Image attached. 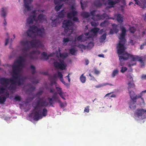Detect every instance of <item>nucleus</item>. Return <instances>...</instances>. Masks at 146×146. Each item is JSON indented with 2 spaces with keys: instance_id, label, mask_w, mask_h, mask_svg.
<instances>
[{
  "instance_id": "6e6552de",
  "label": "nucleus",
  "mask_w": 146,
  "mask_h": 146,
  "mask_svg": "<svg viewBox=\"0 0 146 146\" xmlns=\"http://www.w3.org/2000/svg\"><path fill=\"white\" fill-rule=\"evenodd\" d=\"M94 11H92V19L96 21H98L101 19L103 20L105 18H107L108 16L106 14L103 13L102 15H100L99 14H98L96 15L94 14Z\"/></svg>"
},
{
  "instance_id": "58836bf2",
  "label": "nucleus",
  "mask_w": 146,
  "mask_h": 146,
  "mask_svg": "<svg viewBox=\"0 0 146 146\" xmlns=\"http://www.w3.org/2000/svg\"><path fill=\"white\" fill-rule=\"evenodd\" d=\"M6 87H2L0 86V94H3L6 90Z\"/></svg>"
},
{
  "instance_id": "6ab92c4d",
  "label": "nucleus",
  "mask_w": 146,
  "mask_h": 146,
  "mask_svg": "<svg viewBox=\"0 0 146 146\" xmlns=\"http://www.w3.org/2000/svg\"><path fill=\"white\" fill-rule=\"evenodd\" d=\"M145 112H146V110H144L141 109L137 110L135 113V114L138 117L141 116Z\"/></svg>"
},
{
  "instance_id": "ea45409f",
  "label": "nucleus",
  "mask_w": 146,
  "mask_h": 146,
  "mask_svg": "<svg viewBox=\"0 0 146 146\" xmlns=\"http://www.w3.org/2000/svg\"><path fill=\"white\" fill-rule=\"evenodd\" d=\"M76 51V50L74 48H71L69 50V52L72 55L75 54Z\"/></svg>"
},
{
  "instance_id": "aec40b11",
  "label": "nucleus",
  "mask_w": 146,
  "mask_h": 146,
  "mask_svg": "<svg viewBox=\"0 0 146 146\" xmlns=\"http://www.w3.org/2000/svg\"><path fill=\"white\" fill-rule=\"evenodd\" d=\"M108 4L109 5H111V7H113L114 5L119 3L120 1V0H115L114 1H113L112 0H108Z\"/></svg>"
},
{
  "instance_id": "c9c22d12",
  "label": "nucleus",
  "mask_w": 146,
  "mask_h": 146,
  "mask_svg": "<svg viewBox=\"0 0 146 146\" xmlns=\"http://www.w3.org/2000/svg\"><path fill=\"white\" fill-rule=\"evenodd\" d=\"M27 22L29 24L33 23V20L32 16H31L27 18Z\"/></svg>"
},
{
  "instance_id": "a211bd4d",
  "label": "nucleus",
  "mask_w": 146,
  "mask_h": 146,
  "mask_svg": "<svg viewBox=\"0 0 146 146\" xmlns=\"http://www.w3.org/2000/svg\"><path fill=\"white\" fill-rule=\"evenodd\" d=\"M6 11L4 8H2L1 9V16L2 17H3L4 18V21L3 22V24L5 26L7 25V22L6 21L5 17L6 16Z\"/></svg>"
},
{
  "instance_id": "dca6fc26",
  "label": "nucleus",
  "mask_w": 146,
  "mask_h": 146,
  "mask_svg": "<svg viewBox=\"0 0 146 146\" xmlns=\"http://www.w3.org/2000/svg\"><path fill=\"white\" fill-rule=\"evenodd\" d=\"M115 18H116L117 21L119 23H122L123 22V16L121 14H115L114 15Z\"/></svg>"
},
{
  "instance_id": "f3484780",
  "label": "nucleus",
  "mask_w": 146,
  "mask_h": 146,
  "mask_svg": "<svg viewBox=\"0 0 146 146\" xmlns=\"http://www.w3.org/2000/svg\"><path fill=\"white\" fill-rule=\"evenodd\" d=\"M78 12L76 11H71L67 14V17L68 19H71L73 17L77 15Z\"/></svg>"
},
{
  "instance_id": "412c9836",
  "label": "nucleus",
  "mask_w": 146,
  "mask_h": 146,
  "mask_svg": "<svg viewBox=\"0 0 146 146\" xmlns=\"http://www.w3.org/2000/svg\"><path fill=\"white\" fill-rule=\"evenodd\" d=\"M81 0L80 1V3L81 8L82 9H84L88 5V2L87 1H84L83 3Z\"/></svg>"
},
{
  "instance_id": "5fc2aeb1",
  "label": "nucleus",
  "mask_w": 146,
  "mask_h": 146,
  "mask_svg": "<svg viewBox=\"0 0 146 146\" xmlns=\"http://www.w3.org/2000/svg\"><path fill=\"white\" fill-rule=\"evenodd\" d=\"M58 102L60 103V106L61 108L65 106L64 104L61 102L60 100H58Z\"/></svg>"
},
{
  "instance_id": "0eeeda50",
  "label": "nucleus",
  "mask_w": 146,
  "mask_h": 146,
  "mask_svg": "<svg viewBox=\"0 0 146 146\" xmlns=\"http://www.w3.org/2000/svg\"><path fill=\"white\" fill-rule=\"evenodd\" d=\"M39 29L35 25L30 27V29L27 31V33L28 36L31 38H35L36 32Z\"/></svg>"
},
{
  "instance_id": "39448f33",
  "label": "nucleus",
  "mask_w": 146,
  "mask_h": 146,
  "mask_svg": "<svg viewBox=\"0 0 146 146\" xmlns=\"http://www.w3.org/2000/svg\"><path fill=\"white\" fill-rule=\"evenodd\" d=\"M9 79V78H8ZM12 79L13 80L14 84H12L11 83V82L9 81V83L7 85L6 84H2L3 85L5 86L6 87H7V86L10 83H11V84L10 85V86L8 88V89L9 90H15L16 89V86H12V85H16V83H17V85L19 86H20L21 85H22L24 84L23 82L26 79V78L25 77H23V78H21L19 79V80L18 81H15V80H17L18 79V78L16 80L15 79H14L13 77V78H10L9 79Z\"/></svg>"
},
{
  "instance_id": "f03ea898",
  "label": "nucleus",
  "mask_w": 146,
  "mask_h": 146,
  "mask_svg": "<svg viewBox=\"0 0 146 146\" xmlns=\"http://www.w3.org/2000/svg\"><path fill=\"white\" fill-rule=\"evenodd\" d=\"M19 60L15 62L12 66L13 72L12 76L15 79H17L19 76V73L21 70V67H23L22 62L26 60V58L23 56H19Z\"/></svg>"
},
{
  "instance_id": "4d7b16f0",
  "label": "nucleus",
  "mask_w": 146,
  "mask_h": 146,
  "mask_svg": "<svg viewBox=\"0 0 146 146\" xmlns=\"http://www.w3.org/2000/svg\"><path fill=\"white\" fill-rule=\"evenodd\" d=\"M94 73L96 74H98L100 73V71L96 68H94Z\"/></svg>"
},
{
  "instance_id": "bb28decb",
  "label": "nucleus",
  "mask_w": 146,
  "mask_h": 146,
  "mask_svg": "<svg viewBox=\"0 0 146 146\" xmlns=\"http://www.w3.org/2000/svg\"><path fill=\"white\" fill-rule=\"evenodd\" d=\"M6 98L3 95H2L0 96V103L1 104L4 103L6 101Z\"/></svg>"
},
{
  "instance_id": "a878e982",
  "label": "nucleus",
  "mask_w": 146,
  "mask_h": 146,
  "mask_svg": "<svg viewBox=\"0 0 146 146\" xmlns=\"http://www.w3.org/2000/svg\"><path fill=\"white\" fill-rule=\"evenodd\" d=\"M38 21L40 22H42L44 19V15L43 14H40L39 15L38 17Z\"/></svg>"
},
{
  "instance_id": "3c124183",
  "label": "nucleus",
  "mask_w": 146,
  "mask_h": 146,
  "mask_svg": "<svg viewBox=\"0 0 146 146\" xmlns=\"http://www.w3.org/2000/svg\"><path fill=\"white\" fill-rule=\"evenodd\" d=\"M140 7L143 9L145 8H146V1H145L143 3H142V4L140 5Z\"/></svg>"
},
{
  "instance_id": "052dcab7",
  "label": "nucleus",
  "mask_w": 146,
  "mask_h": 146,
  "mask_svg": "<svg viewBox=\"0 0 146 146\" xmlns=\"http://www.w3.org/2000/svg\"><path fill=\"white\" fill-rule=\"evenodd\" d=\"M70 41L69 39L68 38H63V42L64 43H65L67 42H68Z\"/></svg>"
},
{
  "instance_id": "20e7f679",
  "label": "nucleus",
  "mask_w": 146,
  "mask_h": 146,
  "mask_svg": "<svg viewBox=\"0 0 146 146\" xmlns=\"http://www.w3.org/2000/svg\"><path fill=\"white\" fill-rule=\"evenodd\" d=\"M73 22L71 20L64 21L62 23V27L64 28V32L70 36L72 33L73 28L72 27Z\"/></svg>"
},
{
  "instance_id": "6e6d98bb",
  "label": "nucleus",
  "mask_w": 146,
  "mask_h": 146,
  "mask_svg": "<svg viewBox=\"0 0 146 146\" xmlns=\"http://www.w3.org/2000/svg\"><path fill=\"white\" fill-rule=\"evenodd\" d=\"M114 25H115L116 26V27L114 28L113 29H114V32H115V33H117L119 31V30L118 29H117V25H115V24H113V25H112V26H113Z\"/></svg>"
},
{
  "instance_id": "49530a36",
  "label": "nucleus",
  "mask_w": 146,
  "mask_h": 146,
  "mask_svg": "<svg viewBox=\"0 0 146 146\" xmlns=\"http://www.w3.org/2000/svg\"><path fill=\"white\" fill-rule=\"evenodd\" d=\"M143 56H137V60L141 62V63H142V62H143Z\"/></svg>"
},
{
  "instance_id": "09e8293b",
  "label": "nucleus",
  "mask_w": 146,
  "mask_h": 146,
  "mask_svg": "<svg viewBox=\"0 0 146 146\" xmlns=\"http://www.w3.org/2000/svg\"><path fill=\"white\" fill-rule=\"evenodd\" d=\"M111 93H109L108 94H107L104 97H106V96H108L110 98H113V97H115V94H112L111 95Z\"/></svg>"
},
{
  "instance_id": "2eb2a0df",
  "label": "nucleus",
  "mask_w": 146,
  "mask_h": 146,
  "mask_svg": "<svg viewBox=\"0 0 146 146\" xmlns=\"http://www.w3.org/2000/svg\"><path fill=\"white\" fill-rule=\"evenodd\" d=\"M34 115L33 117V118L34 120L37 121L39 119H41L42 117V115L39 113V111H36L34 113Z\"/></svg>"
},
{
  "instance_id": "e433bc0d",
  "label": "nucleus",
  "mask_w": 146,
  "mask_h": 146,
  "mask_svg": "<svg viewBox=\"0 0 146 146\" xmlns=\"http://www.w3.org/2000/svg\"><path fill=\"white\" fill-rule=\"evenodd\" d=\"M94 5L96 7H100L102 5V4L99 1H96L94 2Z\"/></svg>"
},
{
  "instance_id": "0e129e2a",
  "label": "nucleus",
  "mask_w": 146,
  "mask_h": 146,
  "mask_svg": "<svg viewBox=\"0 0 146 146\" xmlns=\"http://www.w3.org/2000/svg\"><path fill=\"white\" fill-rule=\"evenodd\" d=\"M35 89V88L32 86L30 87L28 90V91H31L32 92Z\"/></svg>"
},
{
  "instance_id": "774afa93",
  "label": "nucleus",
  "mask_w": 146,
  "mask_h": 146,
  "mask_svg": "<svg viewBox=\"0 0 146 146\" xmlns=\"http://www.w3.org/2000/svg\"><path fill=\"white\" fill-rule=\"evenodd\" d=\"M58 76L56 74H54L53 76H52L51 78H50L51 79H56L57 77Z\"/></svg>"
},
{
  "instance_id": "7c9ffc66",
  "label": "nucleus",
  "mask_w": 146,
  "mask_h": 146,
  "mask_svg": "<svg viewBox=\"0 0 146 146\" xmlns=\"http://www.w3.org/2000/svg\"><path fill=\"white\" fill-rule=\"evenodd\" d=\"M41 56H43L46 60H48V59L50 56L49 55L47 56V53L44 52H43L41 54Z\"/></svg>"
},
{
  "instance_id": "37998d69",
  "label": "nucleus",
  "mask_w": 146,
  "mask_h": 146,
  "mask_svg": "<svg viewBox=\"0 0 146 146\" xmlns=\"http://www.w3.org/2000/svg\"><path fill=\"white\" fill-rule=\"evenodd\" d=\"M52 98L53 99V101H56L58 102V100H60L59 97L56 96V95H53Z\"/></svg>"
},
{
  "instance_id": "bf43d9fd",
  "label": "nucleus",
  "mask_w": 146,
  "mask_h": 146,
  "mask_svg": "<svg viewBox=\"0 0 146 146\" xmlns=\"http://www.w3.org/2000/svg\"><path fill=\"white\" fill-rule=\"evenodd\" d=\"M56 89L57 91L58 92V93H60V92H63L62 91V90L61 88H59V87H56Z\"/></svg>"
},
{
  "instance_id": "9b49d317",
  "label": "nucleus",
  "mask_w": 146,
  "mask_h": 146,
  "mask_svg": "<svg viewBox=\"0 0 146 146\" xmlns=\"http://www.w3.org/2000/svg\"><path fill=\"white\" fill-rule=\"evenodd\" d=\"M117 53L119 55H122V56H119V60L120 61L127 60L130 57L131 54L128 53L127 52H124L125 50L121 54H119L118 53V48H117Z\"/></svg>"
},
{
  "instance_id": "72a5a7b5",
  "label": "nucleus",
  "mask_w": 146,
  "mask_h": 146,
  "mask_svg": "<svg viewBox=\"0 0 146 146\" xmlns=\"http://www.w3.org/2000/svg\"><path fill=\"white\" fill-rule=\"evenodd\" d=\"M128 89L131 88L135 87V85L133 83V82H129L128 84Z\"/></svg>"
},
{
  "instance_id": "393cba45",
  "label": "nucleus",
  "mask_w": 146,
  "mask_h": 146,
  "mask_svg": "<svg viewBox=\"0 0 146 146\" xmlns=\"http://www.w3.org/2000/svg\"><path fill=\"white\" fill-rule=\"evenodd\" d=\"M100 30V29L97 27H94L92 29V33L96 35V36L97 35L98 32Z\"/></svg>"
},
{
  "instance_id": "603ef678",
  "label": "nucleus",
  "mask_w": 146,
  "mask_h": 146,
  "mask_svg": "<svg viewBox=\"0 0 146 146\" xmlns=\"http://www.w3.org/2000/svg\"><path fill=\"white\" fill-rule=\"evenodd\" d=\"M64 1L63 0H54V2L55 4H60L62 2Z\"/></svg>"
},
{
  "instance_id": "473e14b6",
  "label": "nucleus",
  "mask_w": 146,
  "mask_h": 146,
  "mask_svg": "<svg viewBox=\"0 0 146 146\" xmlns=\"http://www.w3.org/2000/svg\"><path fill=\"white\" fill-rule=\"evenodd\" d=\"M50 82L49 85L50 86V87H52L54 84H56V82L55 80L50 78Z\"/></svg>"
},
{
  "instance_id": "864d4df0",
  "label": "nucleus",
  "mask_w": 146,
  "mask_h": 146,
  "mask_svg": "<svg viewBox=\"0 0 146 146\" xmlns=\"http://www.w3.org/2000/svg\"><path fill=\"white\" fill-rule=\"evenodd\" d=\"M99 24V23L98 22H95L92 21V26L96 27L98 26Z\"/></svg>"
},
{
  "instance_id": "4be33fe9",
  "label": "nucleus",
  "mask_w": 146,
  "mask_h": 146,
  "mask_svg": "<svg viewBox=\"0 0 146 146\" xmlns=\"http://www.w3.org/2000/svg\"><path fill=\"white\" fill-rule=\"evenodd\" d=\"M24 6L25 9H27L28 11H30L31 10V8L29 5V4L28 3L27 1L26 0H24Z\"/></svg>"
},
{
  "instance_id": "e2e57ef3",
  "label": "nucleus",
  "mask_w": 146,
  "mask_h": 146,
  "mask_svg": "<svg viewBox=\"0 0 146 146\" xmlns=\"http://www.w3.org/2000/svg\"><path fill=\"white\" fill-rule=\"evenodd\" d=\"M57 76L58 77H59V78H62L63 77V75L60 72H58Z\"/></svg>"
},
{
  "instance_id": "f704fd0d",
  "label": "nucleus",
  "mask_w": 146,
  "mask_h": 146,
  "mask_svg": "<svg viewBox=\"0 0 146 146\" xmlns=\"http://www.w3.org/2000/svg\"><path fill=\"white\" fill-rule=\"evenodd\" d=\"M47 110L46 108H44L43 109L42 111V116H46L47 115Z\"/></svg>"
},
{
  "instance_id": "cd10ccee",
  "label": "nucleus",
  "mask_w": 146,
  "mask_h": 146,
  "mask_svg": "<svg viewBox=\"0 0 146 146\" xmlns=\"http://www.w3.org/2000/svg\"><path fill=\"white\" fill-rule=\"evenodd\" d=\"M50 19L52 21L51 25L52 27H56L57 25V23L56 22V18L55 19H52V17H51Z\"/></svg>"
},
{
  "instance_id": "13d9d810",
  "label": "nucleus",
  "mask_w": 146,
  "mask_h": 146,
  "mask_svg": "<svg viewBox=\"0 0 146 146\" xmlns=\"http://www.w3.org/2000/svg\"><path fill=\"white\" fill-rule=\"evenodd\" d=\"M107 22V21L105 20L104 21L102 22L100 24V25L102 27H105L106 26L105 24Z\"/></svg>"
},
{
  "instance_id": "4c0bfd02",
  "label": "nucleus",
  "mask_w": 146,
  "mask_h": 146,
  "mask_svg": "<svg viewBox=\"0 0 146 146\" xmlns=\"http://www.w3.org/2000/svg\"><path fill=\"white\" fill-rule=\"evenodd\" d=\"M60 57L63 58H66L68 56V54L67 53H60Z\"/></svg>"
},
{
  "instance_id": "69168bd1",
  "label": "nucleus",
  "mask_w": 146,
  "mask_h": 146,
  "mask_svg": "<svg viewBox=\"0 0 146 146\" xmlns=\"http://www.w3.org/2000/svg\"><path fill=\"white\" fill-rule=\"evenodd\" d=\"M32 18L33 19V20L35 21H38L37 18H36V15H33L31 16Z\"/></svg>"
},
{
  "instance_id": "c85d7f7f",
  "label": "nucleus",
  "mask_w": 146,
  "mask_h": 146,
  "mask_svg": "<svg viewBox=\"0 0 146 146\" xmlns=\"http://www.w3.org/2000/svg\"><path fill=\"white\" fill-rule=\"evenodd\" d=\"M44 34V32L42 31V29H39L36 32V34L37 35L42 36Z\"/></svg>"
},
{
  "instance_id": "1a4fd4ad",
  "label": "nucleus",
  "mask_w": 146,
  "mask_h": 146,
  "mask_svg": "<svg viewBox=\"0 0 146 146\" xmlns=\"http://www.w3.org/2000/svg\"><path fill=\"white\" fill-rule=\"evenodd\" d=\"M144 93H146V90L142 91L138 95H135L134 92L133 91L129 92V94L131 98L134 102L133 103L134 104H135V102H136V99L141 98L143 95V94Z\"/></svg>"
},
{
  "instance_id": "680f3d73",
  "label": "nucleus",
  "mask_w": 146,
  "mask_h": 146,
  "mask_svg": "<svg viewBox=\"0 0 146 146\" xmlns=\"http://www.w3.org/2000/svg\"><path fill=\"white\" fill-rule=\"evenodd\" d=\"M64 93V92H61L60 93H58V94L60 95V96L64 100H65V98H64L63 96V94Z\"/></svg>"
},
{
  "instance_id": "2f4dec72",
  "label": "nucleus",
  "mask_w": 146,
  "mask_h": 146,
  "mask_svg": "<svg viewBox=\"0 0 146 146\" xmlns=\"http://www.w3.org/2000/svg\"><path fill=\"white\" fill-rule=\"evenodd\" d=\"M80 80L82 83H84L86 81V78L84 76V74H82L80 77Z\"/></svg>"
},
{
  "instance_id": "9d476101",
  "label": "nucleus",
  "mask_w": 146,
  "mask_h": 146,
  "mask_svg": "<svg viewBox=\"0 0 146 146\" xmlns=\"http://www.w3.org/2000/svg\"><path fill=\"white\" fill-rule=\"evenodd\" d=\"M59 62L57 61H54L53 63L54 66L57 68H58L62 70H65L66 66V65L64 63L63 60H59Z\"/></svg>"
},
{
  "instance_id": "4468645a",
  "label": "nucleus",
  "mask_w": 146,
  "mask_h": 146,
  "mask_svg": "<svg viewBox=\"0 0 146 146\" xmlns=\"http://www.w3.org/2000/svg\"><path fill=\"white\" fill-rule=\"evenodd\" d=\"M130 58H131V59L128 64V66L129 67H130L132 66H133L136 65V63L135 62L132 63V61L135 62L136 60H137V56H135L133 55H131Z\"/></svg>"
},
{
  "instance_id": "a19ab883",
  "label": "nucleus",
  "mask_w": 146,
  "mask_h": 146,
  "mask_svg": "<svg viewBox=\"0 0 146 146\" xmlns=\"http://www.w3.org/2000/svg\"><path fill=\"white\" fill-rule=\"evenodd\" d=\"M63 5H56L54 9L57 12L58 11L62 8Z\"/></svg>"
},
{
  "instance_id": "b1692460",
  "label": "nucleus",
  "mask_w": 146,
  "mask_h": 146,
  "mask_svg": "<svg viewBox=\"0 0 146 146\" xmlns=\"http://www.w3.org/2000/svg\"><path fill=\"white\" fill-rule=\"evenodd\" d=\"M65 11L64 9L62 10L59 13L58 16L59 17L61 18H63L65 15Z\"/></svg>"
},
{
  "instance_id": "c03bdc74",
  "label": "nucleus",
  "mask_w": 146,
  "mask_h": 146,
  "mask_svg": "<svg viewBox=\"0 0 146 146\" xmlns=\"http://www.w3.org/2000/svg\"><path fill=\"white\" fill-rule=\"evenodd\" d=\"M48 100L49 102L50 106H52L53 107H54V106L53 105L54 103L52 102V101H53V99L52 98H48Z\"/></svg>"
},
{
  "instance_id": "f257e3e1",
  "label": "nucleus",
  "mask_w": 146,
  "mask_h": 146,
  "mask_svg": "<svg viewBox=\"0 0 146 146\" xmlns=\"http://www.w3.org/2000/svg\"><path fill=\"white\" fill-rule=\"evenodd\" d=\"M21 44L23 46H25L26 47L23 48L22 49V51L23 53L22 56L25 57L29 56V58L31 59H36L37 58L38 55L40 54V51L37 50H34L29 54L27 53V52L29 51L31 48L38 47L41 44L40 41L38 40H33L31 41L27 40L21 41Z\"/></svg>"
},
{
  "instance_id": "8fccbe9b",
  "label": "nucleus",
  "mask_w": 146,
  "mask_h": 146,
  "mask_svg": "<svg viewBox=\"0 0 146 146\" xmlns=\"http://www.w3.org/2000/svg\"><path fill=\"white\" fill-rule=\"evenodd\" d=\"M127 67H122L121 68V69L120 70V72L122 73H124L125 71H127Z\"/></svg>"
},
{
  "instance_id": "a18cd8bd",
  "label": "nucleus",
  "mask_w": 146,
  "mask_h": 146,
  "mask_svg": "<svg viewBox=\"0 0 146 146\" xmlns=\"http://www.w3.org/2000/svg\"><path fill=\"white\" fill-rule=\"evenodd\" d=\"M118 71L117 69L114 70L112 73V76L114 77L116 75L118 74Z\"/></svg>"
},
{
  "instance_id": "79ce46f5",
  "label": "nucleus",
  "mask_w": 146,
  "mask_h": 146,
  "mask_svg": "<svg viewBox=\"0 0 146 146\" xmlns=\"http://www.w3.org/2000/svg\"><path fill=\"white\" fill-rule=\"evenodd\" d=\"M110 85V86H113V85L111 84H109L108 83H104L103 84H99L97 86V88H100V87H102L103 86H104L106 85Z\"/></svg>"
},
{
  "instance_id": "5701e85b",
  "label": "nucleus",
  "mask_w": 146,
  "mask_h": 146,
  "mask_svg": "<svg viewBox=\"0 0 146 146\" xmlns=\"http://www.w3.org/2000/svg\"><path fill=\"white\" fill-rule=\"evenodd\" d=\"M81 15L84 18H88L90 16L89 13L85 11L82 12L81 13Z\"/></svg>"
},
{
  "instance_id": "423d86ee",
  "label": "nucleus",
  "mask_w": 146,
  "mask_h": 146,
  "mask_svg": "<svg viewBox=\"0 0 146 146\" xmlns=\"http://www.w3.org/2000/svg\"><path fill=\"white\" fill-rule=\"evenodd\" d=\"M36 106L34 107L35 110H37L38 108L40 107H47L48 105V103L46 101L44 100L41 98H39L38 100H36L35 102Z\"/></svg>"
},
{
  "instance_id": "7ed1b4c3",
  "label": "nucleus",
  "mask_w": 146,
  "mask_h": 146,
  "mask_svg": "<svg viewBox=\"0 0 146 146\" xmlns=\"http://www.w3.org/2000/svg\"><path fill=\"white\" fill-rule=\"evenodd\" d=\"M120 29L121 33L120 34V36L119 37L120 40L117 44L118 53L119 54H121L126 49L124 45L126 42L125 36L126 35L127 31L126 29L123 26L121 27Z\"/></svg>"
},
{
  "instance_id": "de8ad7c7",
  "label": "nucleus",
  "mask_w": 146,
  "mask_h": 146,
  "mask_svg": "<svg viewBox=\"0 0 146 146\" xmlns=\"http://www.w3.org/2000/svg\"><path fill=\"white\" fill-rule=\"evenodd\" d=\"M14 99L16 101H21V98L20 96L18 95H16Z\"/></svg>"
},
{
  "instance_id": "f8f14e48",
  "label": "nucleus",
  "mask_w": 146,
  "mask_h": 146,
  "mask_svg": "<svg viewBox=\"0 0 146 146\" xmlns=\"http://www.w3.org/2000/svg\"><path fill=\"white\" fill-rule=\"evenodd\" d=\"M10 81L11 82L12 84H14V82L12 79H8L5 77H2L0 78V83L2 84H8L9 83V82Z\"/></svg>"
},
{
  "instance_id": "ddd939ff",
  "label": "nucleus",
  "mask_w": 146,
  "mask_h": 146,
  "mask_svg": "<svg viewBox=\"0 0 146 146\" xmlns=\"http://www.w3.org/2000/svg\"><path fill=\"white\" fill-rule=\"evenodd\" d=\"M91 38V36L90 35H89V37H85L83 35H81L78 37L77 38V40L78 41H81L84 42L87 40Z\"/></svg>"
},
{
  "instance_id": "338daca9",
  "label": "nucleus",
  "mask_w": 146,
  "mask_h": 146,
  "mask_svg": "<svg viewBox=\"0 0 146 146\" xmlns=\"http://www.w3.org/2000/svg\"><path fill=\"white\" fill-rule=\"evenodd\" d=\"M72 20L75 22H79L78 19L77 17H74L72 19Z\"/></svg>"
},
{
  "instance_id": "c756f323",
  "label": "nucleus",
  "mask_w": 146,
  "mask_h": 146,
  "mask_svg": "<svg viewBox=\"0 0 146 146\" xmlns=\"http://www.w3.org/2000/svg\"><path fill=\"white\" fill-rule=\"evenodd\" d=\"M106 33L103 34L100 38V42H102L104 41L106 38Z\"/></svg>"
}]
</instances>
